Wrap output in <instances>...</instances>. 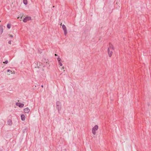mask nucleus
Here are the masks:
<instances>
[{
  "label": "nucleus",
  "instance_id": "nucleus-1",
  "mask_svg": "<svg viewBox=\"0 0 151 151\" xmlns=\"http://www.w3.org/2000/svg\"><path fill=\"white\" fill-rule=\"evenodd\" d=\"M56 108L58 110V112H59L60 111L61 109V105L60 102L57 101L56 102Z\"/></svg>",
  "mask_w": 151,
  "mask_h": 151
},
{
  "label": "nucleus",
  "instance_id": "nucleus-2",
  "mask_svg": "<svg viewBox=\"0 0 151 151\" xmlns=\"http://www.w3.org/2000/svg\"><path fill=\"white\" fill-rule=\"evenodd\" d=\"M98 126L97 125H95L92 129V132L94 135L96 134V131L98 130Z\"/></svg>",
  "mask_w": 151,
  "mask_h": 151
},
{
  "label": "nucleus",
  "instance_id": "nucleus-3",
  "mask_svg": "<svg viewBox=\"0 0 151 151\" xmlns=\"http://www.w3.org/2000/svg\"><path fill=\"white\" fill-rule=\"evenodd\" d=\"M23 19H31V17H25L24 16L23 14H21L17 17V19L19 18Z\"/></svg>",
  "mask_w": 151,
  "mask_h": 151
},
{
  "label": "nucleus",
  "instance_id": "nucleus-4",
  "mask_svg": "<svg viewBox=\"0 0 151 151\" xmlns=\"http://www.w3.org/2000/svg\"><path fill=\"white\" fill-rule=\"evenodd\" d=\"M23 19H31V17H25L24 16L23 14H21L17 17V19L19 18Z\"/></svg>",
  "mask_w": 151,
  "mask_h": 151
},
{
  "label": "nucleus",
  "instance_id": "nucleus-5",
  "mask_svg": "<svg viewBox=\"0 0 151 151\" xmlns=\"http://www.w3.org/2000/svg\"><path fill=\"white\" fill-rule=\"evenodd\" d=\"M62 28L64 32V34L65 35H66L67 34V30L66 27L64 24H63L62 25Z\"/></svg>",
  "mask_w": 151,
  "mask_h": 151
},
{
  "label": "nucleus",
  "instance_id": "nucleus-6",
  "mask_svg": "<svg viewBox=\"0 0 151 151\" xmlns=\"http://www.w3.org/2000/svg\"><path fill=\"white\" fill-rule=\"evenodd\" d=\"M16 105L17 106H19V107H22L24 106V104L21 103L17 102L16 104Z\"/></svg>",
  "mask_w": 151,
  "mask_h": 151
},
{
  "label": "nucleus",
  "instance_id": "nucleus-7",
  "mask_svg": "<svg viewBox=\"0 0 151 151\" xmlns=\"http://www.w3.org/2000/svg\"><path fill=\"white\" fill-rule=\"evenodd\" d=\"M112 50H109V48H108V53L110 57H111L112 55Z\"/></svg>",
  "mask_w": 151,
  "mask_h": 151
},
{
  "label": "nucleus",
  "instance_id": "nucleus-8",
  "mask_svg": "<svg viewBox=\"0 0 151 151\" xmlns=\"http://www.w3.org/2000/svg\"><path fill=\"white\" fill-rule=\"evenodd\" d=\"M108 48H109V50H114V47L113 45L110 43H109V47H108Z\"/></svg>",
  "mask_w": 151,
  "mask_h": 151
},
{
  "label": "nucleus",
  "instance_id": "nucleus-9",
  "mask_svg": "<svg viewBox=\"0 0 151 151\" xmlns=\"http://www.w3.org/2000/svg\"><path fill=\"white\" fill-rule=\"evenodd\" d=\"M24 111L25 113H28L29 112L30 110L27 107V108L24 109Z\"/></svg>",
  "mask_w": 151,
  "mask_h": 151
},
{
  "label": "nucleus",
  "instance_id": "nucleus-10",
  "mask_svg": "<svg viewBox=\"0 0 151 151\" xmlns=\"http://www.w3.org/2000/svg\"><path fill=\"white\" fill-rule=\"evenodd\" d=\"M36 65V66L35 67V68H39V67L41 65V63L39 62H37L35 63Z\"/></svg>",
  "mask_w": 151,
  "mask_h": 151
},
{
  "label": "nucleus",
  "instance_id": "nucleus-11",
  "mask_svg": "<svg viewBox=\"0 0 151 151\" xmlns=\"http://www.w3.org/2000/svg\"><path fill=\"white\" fill-rule=\"evenodd\" d=\"M7 124L10 125L11 126L12 124V121L11 119H9L8 121H7Z\"/></svg>",
  "mask_w": 151,
  "mask_h": 151
},
{
  "label": "nucleus",
  "instance_id": "nucleus-12",
  "mask_svg": "<svg viewBox=\"0 0 151 151\" xmlns=\"http://www.w3.org/2000/svg\"><path fill=\"white\" fill-rule=\"evenodd\" d=\"M3 32V28L2 26H0V35H1Z\"/></svg>",
  "mask_w": 151,
  "mask_h": 151
},
{
  "label": "nucleus",
  "instance_id": "nucleus-13",
  "mask_svg": "<svg viewBox=\"0 0 151 151\" xmlns=\"http://www.w3.org/2000/svg\"><path fill=\"white\" fill-rule=\"evenodd\" d=\"M21 120L22 121L25 120V117L24 115H21Z\"/></svg>",
  "mask_w": 151,
  "mask_h": 151
},
{
  "label": "nucleus",
  "instance_id": "nucleus-14",
  "mask_svg": "<svg viewBox=\"0 0 151 151\" xmlns=\"http://www.w3.org/2000/svg\"><path fill=\"white\" fill-rule=\"evenodd\" d=\"M23 2L25 5H27V0H23Z\"/></svg>",
  "mask_w": 151,
  "mask_h": 151
},
{
  "label": "nucleus",
  "instance_id": "nucleus-15",
  "mask_svg": "<svg viewBox=\"0 0 151 151\" xmlns=\"http://www.w3.org/2000/svg\"><path fill=\"white\" fill-rule=\"evenodd\" d=\"M7 27L9 28L10 29L11 27V25L10 24H8L7 25Z\"/></svg>",
  "mask_w": 151,
  "mask_h": 151
},
{
  "label": "nucleus",
  "instance_id": "nucleus-16",
  "mask_svg": "<svg viewBox=\"0 0 151 151\" xmlns=\"http://www.w3.org/2000/svg\"><path fill=\"white\" fill-rule=\"evenodd\" d=\"M57 60H58V63L60 62V61H61V59H60V58H57Z\"/></svg>",
  "mask_w": 151,
  "mask_h": 151
},
{
  "label": "nucleus",
  "instance_id": "nucleus-17",
  "mask_svg": "<svg viewBox=\"0 0 151 151\" xmlns=\"http://www.w3.org/2000/svg\"><path fill=\"white\" fill-rule=\"evenodd\" d=\"M29 19H23V22H27V21L29 20Z\"/></svg>",
  "mask_w": 151,
  "mask_h": 151
},
{
  "label": "nucleus",
  "instance_id": "nucleus-18",
  "mask_svg": "<svg viewBox=\"0 0 151 151\" xmlns=\"http://www.w3.org/2000/svg\"><path fill=\"white\" fill-rule=\"evenodd\" d=\"M4 63L7 64L8 63V60H6L3 62Z\"/></svg>",
  "mask_w": 151,
  "mask_h": 151
},
{
  "label": "nucleus",
  "instance_id": "nucleus-19",
  "mask_svg": "<svg viewBox=\"0 0 151 151\" xmlns=\"http://www.w3.org/2000/svg\"><path fill=\"white\" fill-rule=\"evenodd\" d=\"M7 72H9V73H12V71H11L10 70H7Z\"/></svg>",
  "mask_w": 151,
  "mask_h": 151
},
{
  "label": "nucleus",
  "instance_id": "nucleus-20",
  "mask_svg": "<svg viewBox=\"0 0 151 151\" xmlns=\"http://www.w3.org/2000/svg\"><path fill=\"white\" fill-rule=\"evenodd\" d=\"M59 64L60 66H62L63 64H62V63H61V62H59Z\"/></svg>",
  "mask_w": 151,
  "mask_h": 151
},
{
  "label": "nucleus",
  "instance_id": "nucleus-21",
  "mask_svg": "<svg viewBox=\"0 0 151 151\" xmlns=\"http://www.w3.org/2000/svg\"><path fill=\"white\" fill-rule=\"evenodd\" d=\"M8 43L9 44H11V40H10L8 42Z\"/></svg>",
  "mask_w": 151,
  "mask_h": 151
},
{
  "label": "nucleus",
  "instance_id": "nucleus-22",
  "mask_svg": "<svg viewBox=\"0 0 151 151\" xmlns=\"http://www.w3.org/2000/svg\"><path fill=\"white\" fill-rule=\"evenodd\" d=\"M10 37H13V36L12 35H10L9 36Z\"/></svg>",
  "mask_w": 151,
  "mask_h": 151
},
{
  "label": "nucleus",
  "instance_id": "nucleus-23",
  "mask_svg": "<svg viewBox=\"0 0 151 151\" xmlns=\"http://www.w3.org/2000/svg\"><path fill=\"white\" fill-rule=\"evenodd\" d=\"M41 87H42V88H43V85H42L41 86Z\"/></svg>",
  "mask_w": 151,
  "mask_h": 151
},
{
  "label": "nucleus",
  "instance_id": "nucleus-24",
  "mask_svg": "<svg viewBox=\"0 0 151 151\" xmlns=\"http://www.w3.org/2000/svg\"><path fill=\"white\" fill-rule=\"evenodd\" d=\"M62 23H60V25H62Z\"/></svg>",
  "mask_w": 151,
  "mask_h": 151
},
{
  "label": "nucleus",
  "instance_id": "nucleus-25",
  "mask_svg": "<svg viewBox=\"0 0 151 151\" xmlns=\"http://www.w3.org/2000/svg\"><path fill=\"white\" fill-rule=\"evenodd\" d=\"M55 56H56V55H56V54H55Z\"/></svg>",
  "mask_w": 151,
  "mask_h": 151
}]
</instances>
